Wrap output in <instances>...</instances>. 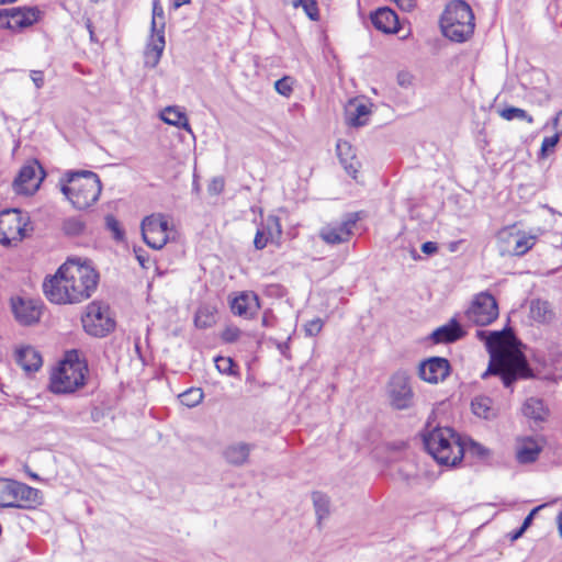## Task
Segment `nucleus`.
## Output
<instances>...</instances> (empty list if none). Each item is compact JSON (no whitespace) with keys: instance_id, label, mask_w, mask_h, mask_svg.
<instances>
[{"instance_id":"63","label":"nucleus","mask_w":562,"mask_h":562,"mask_svg":"<svg viewBox=\"0 0 562 562\" xmlns=\"http://www.w3.org/2000/svg\"><path fill=\"white\" fill-rule=\"evenodd\" d=\"M285 2H291V0H284Z\"/></svg>"},{"instance_id":"48","label":"nucleus","mask_w":562,"mask_h":562,"mask_svg":"<svg viewBox=\"0 0 562 562\" xmlns=\"http://www.w3.org/2000/svg\"><path fill=\"white\" fill-rule=\"evenodd\" d=\"M30 77L36 87V89H41L44 87L45 80H44V74L42 70H31Z\"/></svg>"},{"instance_id":"37","label":"nucleus","mask_w":562,"mask_h":562,"mask_svg":"<svg viewBox=\"0 0 562 562\" xmlns=\"http://www.w3.org/2000/svg\"><path fill=\"white\" fill-rule=\"evenodd\" d=\"M499 115L507 121L513 120H525L528 123H532L533 119L524 109L508 106L499 111Z\"/></svg>"},{"instance_id":"18","label":"nucleus","mask_w":562,"mask_h":562,"mask_svg":"<svg viewBox=\"0 0 562 562\" xmlns=\"http://www.w3.org/2000/svg\"><path fill=\"white\" fill-rule=\"evenodd\" d=\"M260 308L259 297L254 292H243L231 302L233 314L251 318Z\"/></svg>"},{"instance_id":"6","label":"nucleus","mask_w":562,"mask_h":562,"mask_svg":"<svg viewBox=\"0 0 562 562\" xmlns=\"http://www.w3.org/2000/svg\"><path fill=\"white\" fill-rule=\"evenodd\" d=\"M445 36L454 42L467 41L474 32V14L470 5L462 0L450 2L440 19Z\"/></svg>"},{"instance_id":"52","label":"nucleus","mask_w":562,"mask_h":562,"mask_svg":"<svg viewBox=\"0 0 562 562\" xmlns=\"http://www.w3.org/2000/svg\"><path fill=\"white\" fill-rule=\"evenodd\" d=\"M395 2L402 10L411 11L415 7V0H392Z\"/></svg>"},{"instance_id":"47","label":"nucleus","mask_w":562,"mask_h":562,"mask_svg":"<svg viewBox=\"0 0 562 562\" xmlns=\"http://www.w3.org/2000/svg\"><path fill=\"white\" fill-rule=\"evenodd\" d=\"M271 239L266 235L265 229L258 228L254 238V246L256 249H263Z\"/></svg>"},{"instance_id":"59","label":"nucleus","mask_w":562,"mask_h":562,"mask_svg":"<svg viewBox=\"0 0 562 562\" xmlns=\"http://www.w3.org/2000/svg\"><path fill=\"white\" fill-rule=\"evenodd\" d=\"M562 117V110L558 113V115L554 119V126L558 125L559 120Z\"/></svg>"},{"instance_id":"36","label":"nucleus","mask_w":562,"mask_h":562,"mask_svg":"<svg viewBox=\"0 0 562 562\" xmlns=\"http://www.w3.org/2000/svg\"><path fill=\"white\" fill-rule=\"evenodd\" d=\"M86 228L85 222L77 216H71L63 222V232L67 236H79Z\"/></svg>"},{"instance_id":"30","label":"nucleus","mask_w":562,"mask_h":562,"mask_svg":"<svg viewBox=\"0 0 562 562\" xmlns=\"http://www.w3.org/2000/svg\"><path fill=\"white\" fill-rule=\"evenodd\" d=\"M522 414L533 420H543L547 416V409L541 400L529 397L522 405Z\"/></svg>"},{"instance_id":"4","label":"nucleus","mask_w":562,"mask_h":562,"mask_svg":"<svg viewBox=\"0 0 562 562\" xmlns=\"http://www.w3.org/2000/svg\"><path fill=\"white\" fill-rule=\"evenodd\" d=\"M67 183L61 186V192L78 210H86L93 205L102 191L99 176L93 171H69Z\"/></svg>"},{"instance_id":"10","label":"nucleus","mask_w":562,"mask_h":562,"mask_svg":"<svg viewBox=\"0 0 562 562\" xmlns=\"http://www.w3.org/2000/svg\"><path fill=\"white\" fill-rule=\"evenodd\" d=\"M387 395L393 408L403 411L413 406L414 392L411 385V376L404 370L393 373L387 383Z\"/></svg>"},{"instance_id":"21","label":"nucleus","mask_w":562,"mask_h":562,"mask_svg":"<svg viewBox=\"0 0 562 562\" xmlns=\"http://www.w3.org/2000/svg\"><path fill=\"white\" fill-rule=\"evenodd\" d=\"M373 26L383 33H396L398 31V18L389 8H380L371 14Z\"/></svg>"},{"instance_id":"25","label":"nucleus","mask_w":562,"mask_h":562,"mask_svg":"<svg viewBox=\"0 0 562 562\" xmlns=\"http://www.w3.org/2000/svg\"><path fill=\"white\" fill-rule=\"evenodd\" d=\"M472 413L483 419L492 420L498 416V407L494 401L486 395H477L471 401Z\"/></svg>"},{"instance_id":"38","label":"nucleus","mask_w":562,"mask_h":562,"mask_svg":"<svg viewBox=\"0 0 562 562\" xmlns=\"http://www.w3.org/2000/svg\"><path fill=\"white\" fill-rule=\"evenodd\" d=\"M215 323L214 315L207 307H201L198 310L194 324L198 328H209Z\"/></svg>"},{"instance_id":"51","label":"nucleus","mask_w":562,"mask_h":562,"mask_svg":"<svg viewBox=\"0 0 562 562\" xmlns=\"http://www.w3.org/2000/svg\"><path fill=\"white\" fill-rule=\"evenodd\" d=\"M541 508H542V506L535 507V508H533V509H532V510H531V512H530V513L525 517V519H524V521H522V525L520 526V527L522 528V530H527V529L530 527V525L532 524V520H533V516H535V514H536L539 509H541Z\"/></svg>"},{"instance_id":"27","label":"nucleus","mask_w":562,"mask_h":562,"mask_svg":"<svg viewBox=\"0 0 562 562\" xmlns=\"http://www.w3.org/2000/svg\"><path fill=\"white\" fill-rule=\"evenodd\" d=\"M337 155L340 159L341 165L344 166L345 170L350 175L352 178H356V175L359 170L360 164L355 159V153L350 145V143L346 140H338L336 145Z\"/></svg>"},{"instance_id":"35","label":"nucleus","mask_w":562,"mask_h":562,"mask_svg":"<svg viewBox=\"0 0 562 562\" xmlns=\"http://www.w3.org/2000/svg\"><path fill=\"white\" fill-rule=\"evenodd\" d=\"M259 228L265 229L268 238L272 240L280 238L282 235L280 218L276 215H269Z\"/></svg>"},{"instance_id":"41","label":"nucleus","mask_w":562,"mask_h":562,"mask_svg":"<svg viewBox=\"0 0 562 562\" xmlns=\"http://www.w3.org/2000/svg\"><path fill=\"white\" fill-rule=\"evenodd\" d=\"M214 362L218 372L227 375L236 374V372L234 371L235 363L232 358L218 356L214 359Z\"/></svg>"},{"instance_id":"57","label":"nucleus","mask_w":562,"mask_h":562,"mask_svg":"<svg viewBox=\"0 0 562 562\" xmlns=\"http://www.w3.org/2000/svg\"><path fill=\"white\" fill-rule=\"evenodd\" d=\"M188 3H190V0H175L173 8L179 9L183 4H188Z\"/></svg>"},{"instance_id":"29","label":"nucleus","mask_w":562,"mask_h":562,"mask_svg":"<svg viewBox=\"0 0 562 562\" xmlns=\"http://www.w3.org/2000/svg\"><path fill=\"white\" fill-rule=\"evenodd\" d=\"M160 119L169 125L180 127L186 130L189 133H192L191 126L189 124L188 117L186 113L181 112L176 106H167L162 110L160 114Z\"/></svg>"},{"instance_id":"49","label":"nucleus","mask_w":562,"mask_h":562,"mask_svg":"<svg viewBox=\"0 0 562 562\" xmlns=\"http://www.w3.org/2000/svg\"><path fill=\"white\" fill-rule=\"evenodd\" d=\"M224 189V180L222 178H214L209 186L210 193L218 194Z\"/></svg>"},{"instance_id":"7","label":"nucleus","mask_w":562,"mask_h":562,"mask_svg":"<svg viewBox=\"0 0 562 562\" xmlns=\"http://www.w3.org/2000/svg\"><path fill=\"white\" fill-rule=\"evenodd\" d=\"M41 505V492L25 483L0 477V507L30 509Z\"/></svg>"},{"instance_id":"19","label":"nucleus","mask_w":562,"mask_h":562,"mask_svg":"<svg viewBox=\"0 0 562 562\" xmlns=\"http://www.w3.org/2000/svg\"><path fill=\"white\" fill-rule=\"evenodd\" d=\"M254 449V443L237 441L226 446L222 454L228 464L233 467H243L248 463L249 456Z\"/></svg>"},{"instance_id":"5","label":"nucleus","mask_w":562,"mask_h":562,"mask_svg":"<svg viewBox=\"0 0 562 562\" xmlns=\"http://www.w3.org/2000/svg\"><path fill=\"white\" fill-rule=\"evenodd\" d=\"M87 364L79 359L78 350L67 351L50 375L49 389L55 394L72 393L85 385Z\"/></svg>"},{"instance_id":"26","label":"nucleus","mask_w":562,"mask_h":562,"mask_svg":"<svg viewBox=\"0 0 562 562\" xmlns=\"http://www.w3.org/2000/svg\"><path fill=\"white\" fill-rule=\"evenodd\" d=\"M166 45L165 35L151 36L144 53V65L155 68L161 58Z\"/></svg>"},{"instance_id":"8","label":"nucleus","mask_w":562,"mask_h":562,"mask_svg":"<svg viewBox=\"0 0 562 562\" xmlns=\"http://www.w3.org/2000/svg\"><path fill=\"white\" fill-rule=\"evenodd\" d=\"M85 331L93 337H105L115 328V321L110 313L109 305L93 301L88 304L81 317Z\"/></svg>"},{"instance_id":"16","label":"nucleus","mask_w":562,"mask_h":562,"mask_svg":"<svg viewBox=\"0 0 562 562\" xmlns=\"http://www.w3.org/2000/svg\"><path fill=\"white\" fill-rule=\"evenodd\" d=\"M450 363L446 358L431 357L418 366L419 378L428 383L437 384L450 374Z\"/></svg>"},{"instance_id":"61","label":"nucleus","mask_w":562,"mask_h":562,"mask_svg":"<svg viewBox=\"0 0 562 562\" xmlns=\"http://www.w3.org/2000/svg\"><path fill=\"white\" fill-rule=\"evenodd\" d=\"M27 473H29V475H30L32 479H34V480H38V476H37V474H36V473H33V472H31V471H29V470H27Z\"/></svg>"},{"instance_id":"12","label":"nucleus","mask_w":562,"mask_h":562,"mask_svg":"<svg viewBox=\"0 0 562 562\" xmlns=\"http://www.w3.org/2000/svg\"><path fill=\"white\" fill-rule=\"evenodd\" d=\"M359 221L358 213L347 214L341 222L329 223L319 229L321 239L328 245H339L349 241L353 228Z\"/></svg>"},{"instance_id":"9","label":"nucleus","mask_w":562,"mask_h":562,"mask_svg":"<svg viewBox=\"0 0 562 562\" xmlns=\"http://www.w3.org/2000/svg\"><path fill=\"white\" fill-rule=\"evenodd\" d=\"M30 216L19 209H5L0 212V244L12 246L26 236Z\"/></svg>"},{"instance_id":"24","label":"nucleus","mask_w":562,"mask_h":562,"mask_svg":"<svg viewBox=\"0 0 562 562\" xmlns=\"http://www.w3.org/2000/svg\"><path fill=\"white\" fill-rule=\"evenodd\" d=\"M370 108L362 102L352 100L346 108V120L350 126L360 127L368 123Z\"/></svg>"},{"instance_id":"42","label":"nucleus","mask_w":562,"mask_h":562,"mask_svg":"<svg viewBox=\"0 0 562 562\" xmlns=\"http://www.w3.org/2000/svg\"><path fill=\"white\" fill-rule=\"evenodd\" d=\"M293 85L294 79L290 76H284L274 82V89L279 94L290 97L293 91Z\"/></svg>"},{"instance_id":"20","label":"nucleus","mask_w":562,"mask_h":562,"mask_svg":"<svg viewBox=\"0 0 562 562\" xmlns=\"http://www.w3.org/2000/svg\"><path fill=\"white\" fill-rule=\"evenodd\" d=\"M508 245L502 254L508 252L513 256H524L536 244V236L527 235L522 232L508 233L503 239Z\"/></svg>"},{"instance_id":"17","label":"nucleus","mask_w":562,"mask_h":562,"mask_svg":"<svg viewBox=\"0 0 562 562\" xmlns=\"http://www.w3.org/2000/svg\"><path fill=\"white\" fill-rule=\"evenodd\" d=\"M11 307L16 321L22 325H32L40 321L42 314L41 302L33 299L13 297Z\"/></svg>"},{"instance_id":"43","label":"nucleus","mask_w":562,"mask_h":562,"mask_svg":"<svg viewBox=\"0 0 562 562\" xmlns=\"http://www.w3.org/2000/svg\"><path fill=\"white\" fill-rule=\"evenodd\" d=\"M106 228L113 234L116 240L124 238V231L121 228L119 221L111 214L105 216Z\"/></svg>"},{"instance_id":"40","label":"nucleus","mask_w":562,"mask_h":562,"mask_svg":"<svg viewBox=\"0 0 562 562\" xmlns=\"http://www.w3.org/2000/svg\"><path fill=\"white\" fill-rule=\"evenodd\" d=\"M291 3L294 7L301 4L311 20L316 21L318 19V8L315 0H291Z\"/></svg>"},{"instance_id":"3","label":"nucleus","mask_w":562,"mask_h":562,"mask_svg":"<svg viewBox=\"0 0 562 562\" xmlns=\"http://www.w3.org/2000/svg\"><path fill=\"white\" fill-rule=\"evenodd\" d=\"M423 443L427 452L441 465L454 467L465 453L462 438L450 427L426 426Z\"/></svg>"},{"instance_id":"22","label":"nucleus","mask_w":562,"mask_h":562,"mask_svg":"<svg viewBox=\"0 0 562 562\" xmlns=\"http://www.w3.org/2000/svg\"><path fill=\"white\" fill-rule=\"evenodd\" d=\"M464 330L460 324L453 318L448 324L438 327L431 334V339L436 344H448L462 338Z\"/></svg>"},{"instance_id":"15","label":"nucleus","mask_w":562,"mask_h":562,"mask_svg":"<svg viewBox=\"0 0 562 562\" xmlns=\"http://www.w3.org/2000/svg\"><path fill=\"white\" fill-rule=\"evenodd\" d=\"M44 178L41 165L35 160L23 166L15 177L12 187L19 194H33Z\"/></svg>"},{"instance_id":"28","label":"nucleus","mask_w":562,"mask_h":562,"mask_svg":"<svg viewBox=\"0 0 562 562\" xmlns=\"http://www.w3.org/2000/svg\"><path fill=\"white\" fill-rule=\"evenodd\" d=\"M540 452L541 447L538 442L531 437H526L519 440L516 458L519 463L527 464L535 462Z\"/></svg>"},{"instance_id":"62","label":"nucleus","mask_w":562,"mask_h":562,"mask_svg":"<svg viewBox=\"0 0 562 562\" xmlns=\"http://www.w3.org/2000/svg\"><path fill=\"white\" fill-rule=\"evenodd\" d=\"M15 0H0V4H5V3H11V2H14Z\"/></svg>"},{"instance_id":"56","label":"nucleus","mask_w":562,"mask_h":562,"mask_svg":"<svg viewBox=\"0 0 562 562\" xmlns=\"http://www.w3.org/2000/svg\"><path fill=\"white\" fill-rule=\"evenodd\" d=\"M87 29L90 34V40L93 42L94 41V32H93L92 23L90 20L87 21Z\"/></svg>"},{"instance_id":"39","label":"nucleus","mask_w":562,"mask_h":562,"mask_svg":"<svg viewBox=\"0 0 562 562\" xmlns=\"http://www.w3.org/2000/svg\"><path fill=\"white\" fill-rule=\"evenodd\" d=\"M464 442L465 452H469L472 456H475L480 459H486L490 456V450L482 446L479 442L473 441L472 439H462Z\"/></svg>"},{"instance_id":"45","label":"nucleus","mask_w":562,"mask_h":562,"mask_svg":"<svg viewBox=\"0 0 562 562\" xmlns=\"http://www.w3.org/2000/svg\"><path fill=\"white\" fill-rule=\"evenodd\" d=\"M240 335H241V330L238 327L228 326L223 330L221 338L223 341L232 344V342L237 341L239 339Z\"/></svg>"},{"instance_id":"55","label":"nucleus","mask_w":562,"mask_h":562,"mask_svg":"<svg viewBox=\"0 0 562 562\" xmlns=\"http://www.w3.org/2000/svg\"><path fill=\"white\" fill-rule=\"evenodd\" d=\"M526 530H522L521 527H519L517 530H515L514 532H512L509 535V538L512 541H515L517 539H519L524 533H525Z\"/></svg>"},{"instance_id":"32","label":"nucleus","mask_w":562,"mask_h":562,"mask_svg":"<svg viewBox=\"0 0 562 562\" xmlns=\"http://www.w3.org/2000/svg\"><path fill=\"white\" fill-rule=\"evenodd\" d=\"M551 311L548 302L535 300L530 303V315L532 319L539 323L548 322L551 318Z\"/></svg>"},{"instance_id":"53","label":"nucleus","mask_w":562,"mask_h":562,"mask_svg":"<svg viewBox=\"0 0 562 562\" xmlns=\"http://www.w3.org/2000/svg\"><path fill=\"white\" fill-rule=\"evenodd\" d=\"M412 76L408 72H400L397 76L398 85L402 87H407L411 85Z\"/></svg>"},{"instance_id":"31","label":"nucleus","mask_w":562,"mask_h":562,"mask_svg":"<svg viewBox=\"0 0 562 562\" xmlns=\"http://www.w3.org/2000/svg\"><path fill=\"white\" fill-rule=\"evenodd\" d=\"M165 11L160 0H153V14L150 23L151 36H158L159 34L165 35Z\"/></svg>"},{"instance_id":"14","label":"nucleus","mask_w":562,"mask_h":562,"mask_svg":"<svg viewBox=\"0 0 562 562\" xmlns=\"http://www.w3.org/2000/svg\"><path fill=\"white\" fill-rule=\"evenodd\" d=\"M498 316L495 297L486 292L477 294L468 311V318L479 326L490 325Z\"/></svg>"},{"instance_id":"1","label":"nucleus","mask_w":562,"mask_h":562,"mask_svg":"<svg viewBox=\"0 0 562 562\" xmlns=\"http://www.w3.org/2000/svg\"><path fill=\"white\" fill-rule=\"evenodd\" d=\"M98 282L99 274L92 267L68 260L54 276L45 279L43 291L52 303L74 304L89 299Z\"/></svg>"},{"instance_id":"54","label":"nucleus","mask_w":562,"mask_h":562,"mask_svg":"<svg viewBox=\"0 0 562 562\" xmlns=\"http://www.w3.org/2000/svg\"><path fill=\"white\" fill-rule=\"evenodd\" d=\"M272 319H273V316L269 312H265V314L261 318L262 326H265V327L272 326Z\"/></svg>"},{"instance_id":"33","label":"nucleus","mask_w":562,"mask_h":562,"mask_svg":"<svg viewBox=\"0 0 562 562\" xmlns=\"http://www.w3.org/2000/svg\"><path fill=\"white\" fill-rule=\"evenodd\" d=\"M312 499L318 522H321L322 519L329 515V498L322 492H314Z\"/></svg>"},{"instance_id":"23","label":"nucleus","mask_w":562,"mask_h":562,"mask_svg":"<svg viewBox=\"0 0 562 562\" xmlns=\"http://www.w3.org/2000/svg\"><path fill=\"white\" fill-rule=\"evenodd\" d=\"M16 363L26 372H35L42 367V356L33 347H22L15 352Z\"/></svg>"},{"instance_id":"34","label":"nucleus","mask_w":562,"mask_h":562,"mask_svg":"<svg viewBox=\"0 0 562 562\" xmlns=\"http://www.w3.org/2000/svg\"><path fill=\"white\" fill-rule=\"evenodd\" d=\"M204 397V393L200 387H191L179 395L182 405L192 408L199 405Z\"/></svg>"},{"instance_id":"58","label":"nucleus","mask_w":562,"mask_h":562,"mask_svg":"<svg viewBox=\"0 0 562 562\" xmlns=\"http://www.w3.org/2000/svg\"><path fill=\"white\" fill-rule=\"evenodd\" d=\"M557 522H558L559 533H560V536H562V510L558 514Z\"/></svg>"},{"instance_id":"2","label":"nucleus","mask_w":562,"mask_h":562,"mask_svg":"<svg viewBox=\"0 0 562 562\" xmlns=\"http://www.w3.org/2000/svg\"><path fill=\"white\" fill-rule=\"evenodd\" d=\"M505 330L491 331L486 339V348L490 352L487 370L482 379L488 375H498L505 387H512L517 380L533 376L525 355L512 347Z\"/></svg>"},{"instance_id":"44","label":"nucleus","mask_w":562,"mask_h":562,"mask_svg":"<svg viewBox=\"0 0 562 562\" xmlns=\"http://www.w3.org/2000/svg\"><path fill=\"white\" fill-rule=\"evenodd\" d=\"M323 325H324L323 321L318 317L308 321L304 325L305 335L310 336V337H314V336L318 335L323 328Z\"/></svg>"},{"instance_id":"60","label":"nucleus","mask_w":562,"mask_h":562,"mask_svg":"<svg viewBox=\"0 0 562 562\" xmlns=\"http://www.w3.org/2000/svg\"><path fill=\"white\" fill-rule=\"evenodd\" d=\"M137 260L139 261V263L144 267V263H145V258L140 255H137Z\"/></svg>"},{"instance_id":"11","label":"nucleus","mask_w":562,"mask_h":562,"mask_svg":"<svg viewBox=\"0 0 562 562\" xmlns=\"http://www.w3.org/2000/svg\"><path fill=\"white\" fill-rule=\"evenodd\" d=\"M144 241L153 249H161L168 243V221L162 214H151L142 222Z\"/></svg>"},{"instance_id":"13","label":"nucleus","mask_w":562,"mask_h":562,"mask_svg":"<svg viewBox=\"0 0 562 562\" xmlns=\"http://www.w3.org/2000/svg\"><path fill=\"white\" fill-rule=\"evenodd\" d=\"M40 10L37 8H10L0 10V27L21 31L33 25L40 19Z\"/></svg>"},{"instance_id":"50","label":"nucleus","mask_w":562,"mask_h":562,"mask_svg":"<svg viewBox=\"0 0 562 562\" xmlns=\"http://www.w3.org/2000/svg\"><path fill=\"white\" fill-rule=\"evenodd\" d=\"M422 251L426 255H434L438 251V245L435 241H426L422 245Z\"/></svg>"},{"instance_id":"46","label":"nucleus","mask_w":562,"mask_h":562,"mask_svg":"<svg viewBox=\"0 0 562 562\" xmlns=\"http://www.w3.org/2000/svg\"><path fill=\"white\" fill-rule=\"evenodd\" d=\"M560 139V133H555L552 136L544 137L541 144V155L546 157L549 151H552Z\"/></svg>"}]
</instances>
